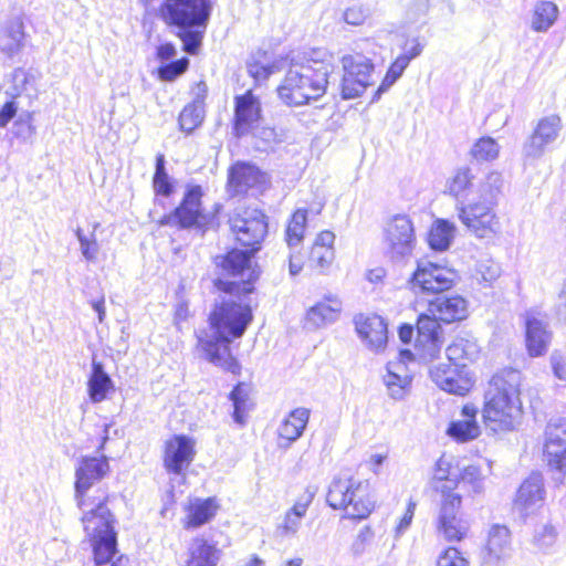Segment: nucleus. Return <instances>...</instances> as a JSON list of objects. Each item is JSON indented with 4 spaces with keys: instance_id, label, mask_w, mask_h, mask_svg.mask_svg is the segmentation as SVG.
<instances>
[{
    "instance_id": "obj_55",
    "label": "nucleus",
    "mask_w": 566,
    "mask_h": 566,
    "mask_svg": "<svg viewBox=\"0 0 566 566\" xmlns=\"http://www.w3.org/2000/svg\"><path fill=\"white\" fill-rule=\"evenodd\" d=\"M18 112L13 99L6 102L0 108V128L6 127Z\"/></svg>"
},
{
    "instance_id": "obj_8",
    "label": "nucleus",
    "mask_w": 566,
    "mask_h": 566,
    "mask_svg": "<svg viewBox=\"0 0 566 566\" xmlns=\"http://www.w3.org/2000/svg\"><path fill=\"white\" fill-rule=\"evenodd\" d=\"M326 503L332 510L340 511L354 521L368 518L377 507L369 482L353 474H339L331 481Z\"/></svg>"
},
{
    "instance_id": "obj_42",
    "label": "nucleus",
    "mask_w": 566,
    "mask_h": 566,
    "mask_svg": "<svg viewBox=\"0 0 566 566\" xmlns=\"http://www.w3.org/2000/svg\"><path fill=\"white\" fill-rule=\"evenodd\" d=\"M190 65L188 57L182 56L175 61L161 63L155 71V75L161 82H174L185 74Z\"/></svg>"
},
{
    "instance_id": "obj_49",
    "label": "nucleus",
    "mask_w": 566,
    "mask_h": 566,
    "mask_svg": "<svg viewBox=\"0 0 566 566\" xmlns=\"http://www.w3.org/2000/svg\"><path fill=\"white\" fill-rule=\"evenodd\" d=\"M313 499H314V492L306 490L305 493L303 495H301L295 501L293 506L287 512H290L291 514H293L302 520L305 516V514L308 510V506L313 502Z\"/></svg>"
},
{
    "instance_id": "obj_18",
    "label": "nucleus",
    "mask_w": 566,
    "mask_h": 566,
    "mask_svg": "<svg viewBox=\"0 0 566 566\" xmlns=\"http://www.w3.org/2000/svg\"><path fill=\"white\" fill-rule=\"evenodd\" d=\"M524 347L531 358L545 356L553 342V332L545 319V314L528 310L523 315Z\"/></svg>"
},
{
    "instance_id": "obj_3",
    "label": "nucleus",
    "mask_w": 566,
    "mask_h": 566,
    "mask_svg": "<svg viewBox=\"0 0 566 566\" xmlns=\"http://www.w3.org/2000/svg\"><path fill=\"white\" fill-rule=\"evenodd\" d=\"M238 248H230L213 258L216 269L223 275L212 285L224 293H256L261 270L251 260L258 253L268 234V218L261 210L234 212L228 220Z\"/></svg>"
},
{
    "instance_id": "obj_4",
    "label": "nucleus",
    "mask_w": 566,
    "mask_h": 566,
    "mask_svg": "<svg viewBox=\"0 0 566 566\" xmlns=\"http://www.w3.org/2000/svg\"><path fill=\"white\" fill-rule=\"evenodd\" d=\"M489 385L482 421L493 432L512 431L523 413L522 373L512 367L502 368L491 377Z\"/></svg>"
},
{
    "instance_id": "obj_10",
    "label": "nucleus",
    "mask_w": 566,
    "mask_h": 566,
    "mask_svg": "<svg viewBox=\"0 0 566 566\" xmlns=\"http://www.w3.org/2000/svg\"><path fill=\"white\" fill-rule=\"evenodd\" d=\"M111 472L109 459L106 455L83 457L75 470L74 499L78 509L84 511L101 507L108 509L112 494L105 486H93Z\"/></svg>"
},
{
    "instance_id": "obj_46",
    "label": "nucleus",
    "mask_w": 566,
    "mask_h": 566,
    "mask_svg": "<svg viewBox=\"0 0 566 566\" xmlns=\"http://www.w3.org/2000/svg\"><path fill=\"white\" fill-rule=\"evenodd\" d=\"M202 123V115L195 105H187L179 114V127L182 132L191 133Z\"/></svg>"
},
{
    "instance_id": "obj_53",
    "label": "nucleus",
    "mask_w": 566,
    "mask_h": 566,
    "mask_svg": "<svg viewBox=\"0 0 566 566\" xmlns=\"http://www.w3.org/2000/svg\"><path fill=\"white\" fill-rule=\"evenodd\" d=\"M301 524V518L286 512L283 522L279 525V531L282 535L295 533Z\"/></svg>"
},
{
    "instance_id": "obj_16",
    "label": "nucleus",
    "mask_w": 566,
    "mask_h": 566,
    "mask_svg": "<svg viewBox=\"0 0 566 566\" xmlns=\"http://www.w3.org/2000/svg\"><path fill=\"white\" fill-rule=\"evenodd\" d=\"M382 240L391 259L409 256L417 245L416 229L410 217L407 214L391 217L384 228Z\"/></svg>"
},
{
    "instance_id": "obj_63",
    "label": "nucleus",
    "mask_w": 566,
    "mask_h": 566,
    "mask_svg": "<svg viewBox=\"0 0 566 566\" xmlns=\"http://www.w3.org/2000/svg\"><path fill=\"white\" fill-rule=\"evenodd\" d=\"M385 276H386V271L382 268H376V269L369 270L367 273L368 281H370L373 283L381 282Z\"/></svg>"
},
{
    "instance_id": "obj_45",
    "label": "nucleus",
    "mask_w": 566,
    "mask_h": 566,
    "mask_svg": "<svg viewBox=\"0 0 566 566\" xmlns=\"http://www.w3.org/2000/svg\"><path fill=\"white\" fill-rule=\"evenodd\" d=\"M401 50L402 53L395 60L406 70L409 63L421 54L423 44L419 38H406Z\"/></svg>"
},
{
    "instance_id": "obj_15",
    "label": "nucleus",
    "mask_w": 566,
    "mask_h": 566,
    "mask_svg": "<svg viewBox=\"0 0 566 566\" xmlns=\"http://www.w3.org/2000/svg\"><path fill=\"white\" fill-rule=\"evenodd\" d=\"M342 94L345 98L358 97L374 85L375 66L369 57L361 53L347 54L342 57Z\"/></svg>"
},
{
    "instance_id": "obj_56",
    "label": "nucleus",
    "mask_w": 566,
    "mask_h": 566,
    "mask_svg": "<svg viewBox=\"0 0 566 566\" xmlns=\"http://www.w3.org/2000/svg\"><path fill=\"white\" fill-rule=\"evenodd\" d=\"M177 53V49L171 42H164L157 45L155 56L160 62H167L171 60Z\"/></svg>"
},
{
    "instance_id": "obj_30",
    "label": "nucleus",
    "mask_w": 566,
    "mask_h": 566,
    "mask_svg": "<svg viewBox=\"0 0 566 566\" xmlns=\"http://www.w3.org/2000/svg\"><path fill=\"white\" fill-rule=\"evenodd\" d=\"M545 500L544 481L539 473L530 474L520 485L514 497V504L521 511L542 505Z\"/></svg>"
},
{
    "instance_id": "obj_58",
    "label": "nucleus",
    "mask_w": 566,
    "mask_h": 566,
    "mask_svg": "<svg viewBox=\"0 0 566 566\" xmlns=\"http://www.w3.org/2000/svg\"><path fill=\"white\" fill-rule=\"evenodd\" d=\"M551 363L554 375L559 379L566 380V359L559 354H553Z\"/></svg>"
},
{
    "instance_id": "obj_60",
    "label": "nucleus",
    "mask_w": 566,
    "mask_h": 566,
    "mask_svg": "<svg viewBox=\"0 0 566 566\" xmlns=\"http://www.w3.org/2000/svg\"><path fill=\"white\" fill-rule=\"evenodd\" d=\"M304 268V261L301 253L291 254L289 258V269L292 275L298 274Z\"/></svg>"
},
{
    "instance_id": "obj_35",
    "label": "nucleus",
    "mask_w": 566,
    "mask_h": 566,
    "mask_svg": "<svg viewBox=\"0 0 566 566\" xmlns=\"http://www.w3.org/2000/svg\"><path fill=\"white\" fill-rule=\"evenodd\" d=\"M559 15L556 3L548 0L537 1L532 11L531 28L535 32H546L555 24Z\"/></svg>"
},
{
    "instance_id": "obj_26",
    "label": "nucleus",
    "mask_w": 566,
    "mask_h": 566,
    "mask_svg": "<svg viewBox=\"0 0 566 566\" xmlns=\"http://www.w3.org/2000/svg\"><path fill=\"white\" fill-rule=\"evenodd\" d=\"M560 128L562 118L558 115H549L541 118L524 146L526 156H539L545 147L556 139Z\"/></svg>"
},
{
    "instance_id": "obj_51",
    "label": "nucleus",
    "mask_w": 566,
    "mask_h": 566,
    "mask_svg": "<svg viewBox=\"0 0 566 566\" xmlns=\"http://www.w3.org/2000/svg\"><path fill=\"white\" fill-rule=\"evenodd\" d=\"M403 71L405 69L396 60H394L387 69L379 90H385L392 85L402 75Z\"/></svg>"
},
{
    "instance_id": "obj_54",
    "label": "nucleus",
    "mask_w": 566,
    "mask_h": 566,
    "mask_svg": "<svg viewBox=\"0 0 566 566\" xmlns=\"http://www.w3.org/2000/svg\"><path fill=\"white\" fill-rule=\"evenodd\" d=\"M367 14L361 8L350 7L344 12V20L352 25H360L366 20Z\"/></svg>"
},
{
    "instance_id": "obj_27",
    "label": "nucleus",
    "mask_w": 566,
    "mask_h": 566,
    "mask_svg": "<svg viewBox=\"0 0 566 566\" xmlns=\"http://www.w3.org/2000/svg\"><path fill=\"white\" fill-rule=\"evenodd\" d=\"M428 311L440 322L452 324L468 317V301L461 295L437 297L428 303Z\"/></svg>"
},
{
    "instance_id": "obj_39",
    "label": "nucleus",
    "mask_w": 566,
    "mask_h": 566,
    "mask_svg": "<svg viewBox=\"0 0 566 566\" xmlns=\"http://www.w3.org/2000/svg\"><path fill=\"white\" fill-rule=\"evenodd\" d=\"M164 154H157L155 159V172L151 179L154 193L158 197L168 198L175 192V184L166 170Z\"/></svg>"
},
{
    "instance_id": "obj_7",
    "label": "nucleus",
    "mask_w": 566,
    "mask_h": 566,
    "mask_svg": "<svg viewBox=\"0 0 566 566\" xmlns=\"http://www.w3.org/2000/svg\"><path fill=\"white\" fill-rule=\"evenodd\" d=\"M83 512L80 522L86 534L95 566H135L129 556L118 554L116 516L109 509L101 507Z\"/></svg>"
},
{
    "instance_id": "obj_12",
    "label": "nucleus",
    "mask_w": 566,
    "mask_h": 566,
    "mask_svg": "<svg viewBox=\"0 0 566 566\" xmlns=\"http://www.w3.org/2000/svg\"><path fill=\"white\" fill-rule=\"evenodd\" d=\"M455 270L432 261H417L407 279V287L415 295L431 296L452 290L458 282Z\"/></svg>"
},
{
    "instance_id": "obj_36",
    "label": "nucleus",
    "mask_w": 566,
    "mask_h": 566,
    "mask_svg": "<svg viewBox=\"0 0 566 566\" xmlns=\"http://www.w3.org/2000/svg\"><path fill=\"white\" fill-rule=\"evenodd\" d=\"M455 227L452 222L438 219L433 222L427 234L429 248L442 252L448 250L454 235Z\"/></svg>"
},
{
    "instance_id": "obj_9",
    "label": "nucleus",
    "mask_w": 566,
    "mask_h": 566,
    "mask_svg": "<svg viewBox=\"0 0 566 566\" xmlns=\"http://www.w3.org/2000/svg\"><path fill=\"white\" fill-rule=\"evenodd\" d=\"M502 185L503 179L499 171L489 172L480 186L482 200L462 205L458 209L461 222L478 238H491L501 230V221L494 207Z\"/></svg>"
},
{
    "instance_id": "obj_59",
    "label": "nucleus",
    "mask_w": 566,
    "mask_h": 566,
    "mask_svg": "<svg viewBox=\"0 0 566 566\" xmlns=\"http://www.w3.org/2000/svg\"><path fill=\"white\" fill-rule=\"evenodd\" d=\"M192 92L195 94V101L203 104L208 96V86L205 81H199L193 84Z\"/></svg>"
},
{
    "instance_id": "obj_24",
    "label": "nucleus",
    "mask_w": 566,
    "mask_h": 566,
    "mask_svg": "<svg viewBox=\"0 0 566 566\" xmlns=\"http://www.w3.org/2000/svg\"><path fill=\"white\" fill-rule=\"evenodd\" d=\"M220 509L217 496L190 497L184 505L181 526L188 532L198 530L213 521Z\"/></svg>"
},
{
    "instance_id": "obj_23",
    "label": "nucleus",
    "mask_w": 566,
    "mask_h": 566,
    "mask_svg": "<svg viewBox=\"0 0 566 566\" xmlns=\"http://www.w3.org/2000/svg\"><path fill=\"white\" fill-rule=\"evenodd\" d=\"M323 209L324 201L315 197L305 201L304 207H298L292 211L284 230V240L290 248L297 247L303 242L308 218L319 216Z\"/></svg>"
},
{
    "instance_id": "obj_14",
    "label": "nucleus",
    "mask_w": 566,
    "mask_h": 566,
    "mask_svg": "<svg viewBox=\"0 0 566 566\" xmlns=\"http://www.w3.org/2000/svg\"><path fill=\"white\" fill-rule=\"evenodd\" d=\"M269 187V175L251 161L237 160L227 169L226 189L230 197H245L251 190L263 192Z\"/></svg>"
},
{
    "instance_id": "obj_19",
    "label": "nucleus",
    "mask_w": 566,
    "mask_h": 566,
    "mask_svg": "<svg viewBox=\"0 0 566 566\" xmlns=\"http://www.w3.org/2000/svg\"><path fill=\"white\" fill-rule=\"evenodd\" d=\"M233 104L232 134L235 138H242L251 134L262 120V104L252 90L234 96Z\"/></svg>"
},
{
    "instance_id": "obj_62",
    "label": "nucleus",
    "mask_w": 566,
    "mask_h": 566,
    "mask_svg": "<svg viewBox=\"0 0 566 566\" xmlns=\"http://www.w3.org/2000/svg\"><path fill=\"white\" fill-rule=\"evenodd\" d=\"M415 329L410 324H402L398 328V335L402 343L409 344L413 337Z\"/></svg>"
},
{
    "instance_id": "obj_57",
    "label": "nucleus",
    "mask_w": 566,
    "mask_h": 566,
    "mask_svg": "<svg viewBox=\"0 0 566 566\" xmlns=\"http://www.w3.org/2000/svg\"><path fill=\"white\" fill-rule=\"evenodd\" d=\"M395 378H396V375H394V374H390L388 376L387 387H388V389L390 391V395L394 398H398V397H400L407 390V388L409 387V381L408 380H401V382H397L395 380Z\"/></svg>"
},
{
    "instance_id": "obj_11",
    "label": "nucleus",
    "mask_w": 566,
    "mask_h": 566,
    "mask_svg": "<svg viewBox=\"0 0 566 566\" xmlns=\"http://www.w3.org/2000/svg\"><path fill=\"white\" fill-rule=\"evenodd\" d=\"M203 189L200 185H189L177 207L161 218L160 224L175 226L178 229H199L207 231L220 226L223 212L221 203H214L210 212L202 207Z\"/></svg>"
},
{
    "instance_id": "obj_5",
    "label": "nucleus",
    "mask_w": 566,
    "mask_h": 566,
    "mask_svg": "<svg viewBox=\"0 0 566 566\" xmlns=\"http://www.w3.org/2000/svg\"><path fill=\"white\" fill-rule=\"evenodd\" d=\"M212 0H161L158 19L181 41L182 51L196 55L202 45L212 13Z\"/></svg>"
},
{
    "instance_id": "obj_50",
    "label": "nucleus",
    "mask_w": 566,
    "mask_h": 566,
    "mask_svg": "<svg viewBox=\"0 0 566 566\" xmlns=\"http://www.w3.org/2000/svg\"><path fill=\"white\" fill-rule=\"evenodd\" d=\"M77 239L81 243V249L83 255L87 260H95L97 252H98V244L95 239L90 240L86 237L83 235L82 231L78 229L76 230Z\"/></svg>"
},
{
    "instance_id": "obj_20",
    "label": "nucleus",
    "mask_w": 566,
    "mask_h": 566,
    "mask_svg": "<svg viewBox=\"0 0 566 566\" xmlns=\"http://www.w3.org/2000/svg\"><path fill=\"white\" fill-rule=\"evenodd\" d=\"M543 461L552 472L566 475V419L551 421L545 428Z\"/></svg>"
},
{
    "instance_id": "obj_32",
    "label": "nucleus",
    "mask_w": 566,
    "mask_h": 566,
    "mask_svg": "<svg viewBox=\"0 0 566 566\" xmlns=\"http://www.w3.org/2000/svg\"><path fill=\"white\" fill-rule=\"evenodd\" d=\"M310 419V410L306 408L293 409L281 422L277 434L283 441L290 443L297 440L305 430Z\"/></svg>"
},
{
    "instance_id": "obj_61",
    "label": "nucleus",
    "mask_w": 566,
    "mask_h": 566,
    "mask_svg": "<svg viewBox=\"0 0 566 566\" xmlns=\"http://www.w3.org/2000/svg\"><path fill=\"white\" fill-rule=\"evenodd\" d=\"M190 317V310L187 303H180L174 313V319L176 324L184 323Z\"/></svg>"
},
{
    "instance_id": "obj_6",
    "label": "nucleus",
    "mask_w": 566,
    "mask_h": 566,
    "mask_svg": "<svg viewBox=\"0 0 566 566\" xmlns=\"http://www.w3.org/2000/svg\"><path fill=\"white\" fill-rule=\"evenodd\" d=\"M329 66L327 53L314 50L287 70L276 87L279 98L287 106H302L321 98L327 88Z\"/></svg>"
},
{
    "instance_id": "obj_64",
    "label": "nucleus",
    "mask_w": 566,
    "mask_h": 566,
    "mask_svg": "<svg viewBox=\"0 0 566 566\" xmlns=\"http://www.w3.org/2000/svg\"><path fill=\"white\" fill-rule=\"evenodd\" d=\"M92 307L96 311L98 315V321L103 322L105 317V298L104 296L99 297L92 302Z\"/></svg>"
},
{
    "instance_id": "obj_29",
    "label": "nucleus",
    "mask_w": 566,
    "mask_h": 566,
    "mask_svg": "<svg viewBox=\"0 0 566 566\" xmlns=\"http://www.w3.org/2000/svg\"><path fill=\"white\" fill-rule=\"evenodd\" d=\"M221 549L202 535L195 536L187 548L184 566H217Z\"/></svg>"
},
{
    "instance_id": "obj_41",
    "label": "nucleus",
    "mask_w": 566,
    "mask_h": 566,
    "mask_svg": "<svg viewBox=\"0 0 566 566\" xmlns=\"http://www.w3.org/2000/svg\"><path fill=\"white\" fill-rule=\"evenodd\" d=\"M229 398L233 403V419L238 423H244L247 411L251 407L247 385L244 382H238L230 391Z\"/></svg>"
},
{
    "instance_id": "obj_44",
    "label": "nucleus",
    "mask_w": 566,
    "mask_h": 566,
    "mask_svg": "<svg viewBox=\"0 0 566 566\" xmlns=\"http://www.w3.org/2000/svg\"><path fill=\"white\" fill-rule=\"evenodd\" d=\"M108 440V426L104 422L88 424L84 447L95 452H102Z\"/></svg>"
},
{
    "instance_id": "obj_1",
    "label": "nucleus",
    "mask_w": 566,
    "mask_h": 566,
    "mask_svg": "<svg viewBox=\"0 0 566 566\" xmlns=\"http://www.w3.org/2000/svg\"><path fill=\"white\" fill-rule=\"evenodd\" d=\"M479 464L460 467L453 458L442 454L434 463L428 493L436 509L434 528L447 543H461L470 535L464 502L483 489Z\"/></svg>"
},
{
    "instance_id": "obj_37",
    "label": "nucleus",
    "mask_w": 566,
    "mask_h": 566,
    "mask_svg": "<svg viewBox=\"0 0 566 566\" xmlns=\"http://www.w3.org/2000/svg\"><path fill=\"white\" fill-rule=\"evenodd\" d=\"M475 345L465 338L454 339L446 349L447 363L468 368L475 357Z\"/></svg>"
},
{
    "instance_id": "obj_47",
    "label": "nucleus",
    "mask_w": 566,
    "mask_h": 566,
    "mask_svg": "<svg viewBox=\"0 0 566 566\" xmlns=\"http://www.w3.org/2000/svg\"><path fill=\"white\" fill-rule=\"evenodd\" d=\"M436 566H469V559L454 546H448L439 554Z\"/></svg>"
},
{
    "instance_id": "obj_22",
    "label": "nucleus",
    "mask_w": 566,
    "mask_h": 566,
    "mask_svg": "<svg viewBox=\"0 0 566 566\" xmlns=\"http://www.w3.org/2000/svg\"><path fill=\"white\" fill-rule=\"evenodd\" d=\"M355 331L367 347L379 353L388 343L387 322L375 313H360L354 318Z\"/></svg>"
},
{
    "instance_id": "obj_33",
    "label": "nucleus",
    "mask_w": 566,
    "mask_h": 566,
    "mask_svg": "<svg viewBox=\"0 0 566 566\" xmlns=\"http://www.w3.org/2000/svg\"><path fill=\"white\" fill-rule=\"evenodd\" d=\"M114 389L113 380L104 371L101 361L92 363V373L87 381V392L93 402H101L107 398V394Z\"/></svg>"
},
{
    "instance_id": "obj_34",
    "label": "nucleus",
    "mask_w": 566,
    "mask_h": 566,
    "mask_svg": "<svg viewBox=\"0 0 566 566\" xmlns=\"http://www.w3.org/2000/svg\"><path fill=\"white\" fill-rule=\"evenodd\" d=\"M24 25L22 20L17 19L8 23L0 31V51L12 56L23 48Z\"/></svg>"
},
{
    "instance_id": "obj_13",
    "label": "nucleus",
    "mask_w": 566,
    "mask_h": 566,
    "mask_svg": "<svg viewBox=\"0 0 566 566\" xmlns=\"http://www.w3.org/2000/svg\"><path fill=\"white\" fill-rule=\"evenodd\" d=\"M197 455V440L185 433L170 434L163 442L161 463L169 475L184 476Z\"/></svg>"
},
{
    "instance_id": "obj_48",
    "label": "nucleus",
    "mask_w": 566,
    "mask_h": 566,
    "mask_svg": "<svg viewBox=\"0 0 566 566\" xmlns=\"http://www.w3.org/2000/svg\"><path fill=\"white\" fill-rule=\"evenodd\" d=\"M558 538V531L556 526L551 523L543 525L539 530L535 531L533 535L534 544L541 548L545 549L553 546Z\"/></svg>"
},
{
    "instance_id": "obj_28",
    "label": "nucleus",
    "mask_w": 566,
    "mask_h": 566,
    "mask_svg": "<svg viewBox=\"0 0 566 566\" xmlns=\"http://www.w3.org/2000/svg\"><path fill=\"white\" fill-rule=\"evenodd\" d=\"M460 413L463 419L451 421L447 428V434L460 443L479 438L481 429L476 419L478 408L473 403H464Z\"/></svg>"
},
{
    "instance_id": "obj_52",
    "label": "nucleus",
    "mask_w": 566,
    "mask_h": 566,
    "mask_svg": "<svg viewBox=\"0 0 566 566\" xmlns=\"http://www.w3.org/2000/svg\"><path fill=\"white\" fill-rule=\"evenodd\" d=\"M416 506H417V504L413 500L408 501L406 510L397 523V526H396L397 533H402L410 526V524L413 520V516H415Z\"/></svg>"
},
{
    "instance_id": "obj_17",
    "label": "nucleus",
    "mask_w": 566,
    "mask_h": 566,
    "mask_svg": "<svg viewBox=\"0 0 566 566\" xmlns=\"http://www.w3.org/2000/svg\"><path fill=\"white\" fill-rule=\"evenodd\" d=\"M429 376L439 389L458 397L467 396L475 386V377L469 368L447 361L432 366Z\"/></svg>"
},
{
    "instance_id": "obj_38",
    "label": "nucleus",
    "mask_w": 566,
    "mask_h": 566,
    "mask_svg": "<svg viewBox=\"0 0 566 566\" xmlns=\"http://www.w3.org/2000/svg\"><path fill=\"white\" fill-rule=\"evenodd\" d=\"M512 535L511 531L504 525H493L489 532L486 539V549L494 557H503L511 549Z\"/></svg>"
},
{
    "instance_id": "obj_21",
    "label": "nucleus",
    "mask_w": 566,
    "mask_h": 566,
    "mask_svg": "<svg viewBox=\"0 0 566 566\" xmlns=\"http://www.w3.org/2000/svg\"><path fill=\"white\" fill-rule=\"evenodd\" d=\"M444 335L441 322L428 313L419 314L416 322L415 347L422 355L436 356L443 344Z\"/></svg>"
},
{
    "instance_id": "obj_40",
    "label": "nucleus",
    "mask_w": 566,
    "mask_h": 566,
    "mask_svg": "<svg viewBox=\"0 0 566 566\" xmlns=\"http://www.w3.org/2000/svg\"><path fill=\"white\" fill-rule=\"evenodd\" d=\"M474 175L469 167L458 168L447 182V192L455 198L467 197L473 188Z\"/></svg>"
},
{
    "instance_id": "obj_25",
    "label": "nucleus",
    "mask_w": 566,
    "mask_h": 566,
    "mask_svg": "<svg viewBox=\"0 0 566 566\" xmlns=\"http://www.w3.org/2000/svg\"><path fill=\"white\" fill-rule=\"evenodd\" d=\"M336 234L327 229L318 231L313 238L307 261L313 269L324 271L331 268L336 256Z\"/></svg>"
},
{
    "instance_id": "obj_31",
    "label": "nucleus",
    "mask_w": 566,
    "mask_h": 566,
    "mask_svg": "<svg viewBox=\"0 0 566 566\" xmlns=\"http://www.w3.org/2000/svg\"><path fill=\"white\" fill-rule=\"evenodd\" d=\"M342 312V302L336 296H325L306 312V319L315 327L335 322Z\"/></svg>"
},
{
    "instance_id": "obj_2",
    "label": "nucleus",
    "mask_w": 566,
    "mask_h": 566,
    "mask_svg": "<svg viewBox=\"0 0 566 566\" xmlns=\"http://www.w3.org/2000/svg\"><path fill=\"white\" fill-rule=\"evenodd\" d=\"M212 287L223 298L214 302L207 315L212 334L207 328L195 332V348L206 361L224 373L240 376L242 366L232 353L231 343L243 337L253 323V307L245 300L254 293H224Z\"/></svg>"
},
{
    "instance_id": "obj_43",
    "label": "nucleus",
    "mask_w": 566,
    "mask_h": 566,
    "mask_svg": "<svg viewBox=\"0 0 566 566\" xmlns=\"http://www.w3.org/2000/svg\"><path fill=\"white\" fill-rule=\"evenodd\" d=\"M499 153L497 143L489 136L479 138L470 150L471 157L476 161H492L497 158Z\"/></svg>"
}]
</instances>
